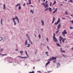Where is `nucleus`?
<instances>
[{
	"label": "nucleus",
	"instance_id": "1",
	"mask_svg": "<svg viewBox=\"0 0 73 73\" xmlns=\"http://www.w3.org/2000/svg\"><path fill=\"white\" fill-rule=\"evenodd\" d=\"M60 39H59V41H60V44H62V42L63 43H64V41H65V42L66 43V42H68V41H66V39L65 38H63L62 37H60Z\"/></svg>",
	"mask_w": 73,
	"mask_h": 73
},
{
	"label": "nucleus",
	"instance_id": "2",
	"mask_svg": "<svg viewBox=\"0 0 73 73\" xmlns=\"http://www.w3.org/2000/svg\"><path fill=\"white\" fill-rule=\"evenodd\" d=\"M60 22V18H59L57 21L56 23H55V25H57Z\"/></svg>",
	"mask_w": 73,
	"mask_h": 73
},
{
	"label": "nucleus",
	"instance_id": "3",
	"mask_svg": "<svg viewBox=\"0 0 73 73\" xmlns=\"http://www.w3.org/2000/svg\"><path fill=\"white\" fill-rule=\"evenodd\" d=\"M62 35H64L65 34H67V32L66 31V30H64L63 32L62 33Z\"/></svg>",
	"mask_w": 73,
	"mask_h": 73
},
{
	"label": "nucleus",
	"instance_id": "4",
	"mask_svg": "<svg viewBox=\"0 0 73 73\" xmlns=\"http://www.w3.org/2000/svg\"><path fill=\"white\" fill-rule=\"evenodd\" d=\"M53 40L54 42H57L58 40H57V39L55 37H54L53 38Z\"/></svg>",
	"mask_w": 73,
	"mask_h": 73
},
{
	"label": "nucleus",
	"instance_id": "5",
	"mask_svg": "<svg viewBox=\"0 0 73 73\" xmlns=\"http://www.w3.org/2000/svg\"><path fill=\"white\" fill-rule=\"evenodd\" d=\"M13 22H14V25H16V22L15 21V20H16V18H13Z\"/></svg>",
	"mask_w": 73,
	"mask_h": 73
},
{
	"label": "nucleus",
	"instance_id": "6",
	"mask_svg": "<svg viewBox=\"0 0 73 73\" xmlns=\"http://www.w3.org/2000/svg\"><path fill=\"white\" fill-rule=\"evenodd\" d=\"M61 28V25L60 23H59V25H58V28L57 29V30H58Z\"/></svg>",
	"mask_w": 73,
	"mask_h": 73
},
{
	"label": "nucleus",
	"instance_id": "7",
	"mask_svg": "<svg viewBox=\"0 0 73 73\" xmlns=\"http://www.w3.org/2000/svg\"><path fill=\"white\" fill-rule=\"evenodd\" d=\"M15 19H17V20L18 21V23H20V22H19V18H18V17L16 16Z\"/></svg>",
	"mask_w": 73,
	"mask_h": 73
},
{
	"label": "nucleus",
	"instance_id": "8",
	"mask_svg": "<svg viewBox=\"0 0 73 73\" xmlns=\"http://www.w3.org/2000/svg\"><path fill=\"white\" fill-rule=\"evenodd\" d=\"M57 12V8H56L55 10L53 12V13H55L56 12Z\"/></svg>",
	"mask_w": 73,
	"mask_h": 73
},
{
	"label": "nucleus",
	"instance_id": "9",
	"mask_svg": "<svg viewBox=\"0 0 73 73\" xmlns=\"http://www.w3.org/2000/svg\"><path fill=\"white\" fill-rule=\"evenodd\" d=\"M60 50L61 52H63V53H65V50H62V48H60Z\"/></svg>",
	"mask_w": 73,
	"mask_h": 73
},
{
	"label": "nucleus",
	"instance_id": "10",
	"mask_svg": "<svg viewBox=\"0 0 73 73\" xmlns=\"http://www.w3.org/2000/svg\"><path fill=\"white\" fill-rule=\"evenodd\" d=\"M56 57H57V56L55 57H52V60H56Z\"/></svg>",
	"mask_w": 73,
	"mask_h": 73
},
{
	"label": "nucleus",
	"instance_id": "11",
	"mask_svg": "<svg viewBox=\"0 0 73 73\" xmlns=\"http://www.w3.org/2000/svg\"><path fill=\"white\" fill-rule=\"evenodd\" d=\"M48 6L49 5H48V4H46L44 5V7L45 8H47V7H48Z\"/></svg>",
	"mask_w": 73,
	"mask_h": 73
},
{
	"label": "nucleus",
	"instance_id": "12",
	"mask_svg": "<svg viewBox=\"0 0 73 73\" xmlns=\"http://www.w3.org/2000/svg\"><path fill=\"white\" fill-rule=\"evenodd\" d=\"M28 44V41H27V40H26L25 42V45H27Z\"/></svg>",
	"mask_w": 73,
	"mask_h": 73
},
{
	"label": "nucleus",
	"instance_id": "13",
	"mask_svg": "<svg viewBox=\"0 0 73 73\" xmlns=\"http://www.w3.org/2000/svg\"><path fill=\"white\" fill-rule=\"evenodd\" d=\"M29 3H27V5L28 4H31V0H29Z\"/></svg>",
	"mask_w": 73,
	"mask_h": 73
},
{
	"label": "nucleus",
	"instance_id": "14",
	"mask_svg": "<svg viewBox=\"0 0 73 73\" xmlns=\"http://www.w3.org/2000/svg\"><path fill=\"white\" fill-rule=\"evenodd\" d=\"M3 9H6V7H5V4H4L3 5Z\"/></svg>",
	"mask_w": 73,
	"mask_h": 73
},
{
	"label": "nucleus",
	"instance_id": "15",
	"mask_svg": "<svg viewBox=\"0 0 73 73\" xmlns=\"http://www.w3.org/2000/svg\"><path fill=\"white\" fill-rule=\"evenodd\" d=\"M56 59H54V60H52V62L54 63H56Z\"/></svg>",
	"mask_w": 73,
	"mask_h": 73
},
{
	"label": "nucleus",
	"instance_id": "16",
	"mask_svg": "<svg viewBox=\"0 0 73 73\" xmlns=\"http://www.w3.org/2000/svg\"><path fill=\"white\" fill-rule=\"evenodd\" d=\"M42 21L41 23H42V25H44V21H42V20H41Z\"/></svg>",
	"mask_w": 73,
	"mask_h": 73
},
{
	"label": "nucleus",
	"instance_id": "17",
	"mask_svg": "<svg viewBox=\"0 0 73 73\" xmlns=\"http://www.w3.org/2000/svg\"><path fill=\"white\" fill-rule=\"evenodd\" d=\"M49 10L50 12H52V8L50 7H49Z\"/></svg>",
	"mask_w": 73,
	"mask_h": 73
},
{
	"label": "nucleus",
	"instance_id": "18",
	"mask_svg": "<svg viewBox=\"0 0 73 73\" xmlns=\"http://www.w3.org/2000/svg\"><path fill=\"white\" fill-rule=\"evenodd\" d=\"M54 20H55V18H54V17L53 18V20L52 21V24L53 23H54Z\"/></svg>",
	"mask_w": 73,
	"mask_h": 73
},
{
	"label": "nucleus",
	"instance_id": "19",
	"mask_svg": "<svg viewBox=\"0 0 73 73\" xmlns=\"http://www.w3.org/2000/svg\"><path fill=\"white\" fill-rule=\"evenodd\" d=\"M56 0H55V1H54V3L52 4V5H54V4H56Z\"/></svg>",
	"mask_w": 73,
	"mask_h": 73
},
{
	"label": "nucleus",
	"instance_id": "20",
	"mask_svg": "<svg viewBox=\"0 0 73 73\" xmlns=\"http://www.w3.org/2000/svg\"><path fill=\"white\" fill-rule=\"evenodd\" d=\"M65 15H68V11H66L65 12Z\"/></svg>",
	"mask_w": 73,
	"mask_h": 73
},
{
	"label": "nucleus",
	"instance_id": "21",
	"mask_svg": "<svg viewBox=\"0 0 73 73\" xmlns=\"http://www.w3.org/2000/svg\"><path fill=\"white\" fill-rule=\"evenodd\" d=\"M20 5V3H19L18 4H17L15 5V7H18V6H19Z\"/></svg>",
	"mask_w": 73,
	"mask_h": 73
},
{
	"label": "nucleus",
	"instance_id": "22",
	"mask_svg": "<svg viewBox=\"0 0 73 73\" xmlns=\"http://www.w3.org/2000/svg\"><path fill=\"white\" fill-rule=\"evenodd\" d=\"M30 12H32V14H33V13H34V12L32 10H31Z\"/></svg>",
	"mask_w": 73,
	"mask_h": 73
},
{
	"label": "nucleus",
	"instance_id": "23",
	"mask_svg": "<svg viewBox=\"0 0 73 73\" xmlns=\"http://www.w3.org/2000/svg\"><path fill=\"white\" fill-rule=\"evenodd\" d=\"M50 64V62H48L46 64V65L47 66L48 65V64Z\"/></svg>",
	"mask_w": 73,
	"mask_h": 73
},
{
	"label": "nucleus",
	"instance_id": "24",
	"mask_svg": "<svg viewBox=\"0 0 73 73\" xmlns=\"http://www.w3.org/2000/svg\"><path fill=\"white\" fill-rule=\"evenodd\" d=\"M56 44L58 46H61L60 45V44H59V43H57Z\"/></svg>",
	"mask_w": 73,
	"mask_h": 73
},
{
	"label": "nucleus",
	"instance_id": "25",
	"mask_svg": "<svg viewBox=\"0 0 73 73\" xmlns=\"http://www.w3.org/2000/svg\"><path fill=\"white\" fill-rule=\"evenodd\" d=\"M18 57H19L20 58H24L25 57H22L21 56H18Z\"/></svg>",
	"mask_w": 73,
	"mask_h": 73
},
{
	"label": "nucleus",
	"instance_id": "26",
	"mask_svg": "<svg viewBox=\"0 0 73 73\" xmlns=\"http://www.w3.org/2000/svg\"><path fill=\"white\" fill-rule=\"evenodd\" d=\"M3 22V19H1V23L2 25H3V23H2Z\"/></svg>",
	"mask_w": 73,
	"mask_h": 73
},
{
	"label": "nucleus",
	"instance_id": "27",
	"mask_svg": "<svg viewBox=\"0 0 73 73\" xmlns=\"http://www.w3.org/2000/svg\"><path fill=\"white\" fill-rule=\"evenodd\" d=\"M52 2H50V7H51V6H52Z\"/></svg>",
	"mask_w": 73,
	"mask_h": 73
},
{
	"label": "nucleus",
	"instance_id": "28",
	"mask_svg": "<svg viewBox=\"0 0 73 73\" xmlns=\"http://www.w3.org/2000/svg\"><path fill=\"white\" fill-rule=\"evenodd\" d=\"M18 9L19 10H20L21 9V7L20 6H19L18 7Z\"/></svg>",
	"mask_w": 73,
	"mask_h": 73
},
{
	"label": "nucleus",
	"instance_id": "29",
	"mask_svg": "<svg viewBox=\"0 0 73 73\" xmlns=\"http://www.w3.org/2000/svg\"><path fill=\"white\" fill-rule=\"evenodd\" d=\"M69 2H70V3H73V1H72V0H70V1H69Z\"/></svg>",
	"mask_w": 73,
	"mask_h": 73
},
{
	"label": "nucleus",
	"instance_id": "30",
	"mask_svg": "<svg viewBox=\"0 0 73 73\" xmlns=\"http://www.w3.org/2000/svg\"><path fill=\"white\" fill-rule=\"evenodd\" d=\"M62 56H64V57H67V56H65V55L64 54H62Z\"/></svg>",
	"mask_w": 73,
	"mask_h": 73
},
{
	"label": "nucleus",
	"instance_id": "31",
	"mask_svg": "<svg viewBox=\"0 0 73 73\" xmlns=\"http://www.w3.org/2000/svg\"><path fill=\"white\" fill-rule=\"evenodd\" d=\"M57 65L58 66H60V64L59 63H57Z\"/></svg>",
	"mask_w": 73,
	"mask_h": 73
},
{
	"label": "nucleus",
	"instance_id": "32",
	"mask_svg": "<svg viewBox=\"0 0 73 73\" xmlns=\"http://www.w3.org/2000/svg\"><path fill=\"white\" fill-rule=\"evenodd\" d=\"M25 53L26 55H27V56H28V54H27V50H25Z\"/></svg>",
	"mask_w": 73,
	"mask_h": 73
},
{
	"label": "nucleus",
	"instance_id": "33",
	"mask_svg": "<svg viewBox=\"0 0 73 73\" xmlns=\"http://www.w3.org/2000/svg\"><path fill=\"white\" fill-rule=\"evenodd\" d=\"M20 53H21L22 54H23V51H20Z\"/></svg>",
	"mask_w": 73,
	"mask_h": 73
},
{
	"label": "nucleus",
	"instance_id": "34",
	"mask_svg": "<svg viewBox=\"0 0 73 73\" xmlns=\"http://www.w3.org/2000/svg\"><path fill=\"white\" fill-rule=\"evenodd\" d=\"M59 31H60V30H58L57 31H56L55 32V33H56V34H57L58 33V32H59Z\"/></svg>",
	"mask_w": 73,
	"mask_h": 73
},
{
	"label": "nucleus",
	"instance_id": "35",
	"mask_svg": "<svg viewBox=\"0 0 73 73\" xmlns=\"http://www.w3.org/2000/svg\"><path fill=\"white\" fill-rule=\"evenodd\" d=\"M28 46H27V47H29V46H31V44H28Z\"/></svg>",
	"mask_w": 73,
	"mask_h": 73
},
{
	"label": "nucleus",
	"instance_id": "36",
	"mask_svg": "<svg viewBox=\"0 0 73 73\" xmlns=\"http://www.w3.org/2000/svg\"><path fill=\"white\" fill-rule=\"evenodd\" d=\"M49 60L50 61H52V58H50L49 59Z\"/></svg>",
	"mask_w": 73,
	"mask_h": 73
},
{
	"label": "nucleus",
	"instance_id": "37",
	"mask_svg": "<svg viewBox=\"0 0 73 73\" xmlns=\"http://www.w3.org/2000/svg\"><path fill=\"white\" fill-rule=\"evenodd\" d=\"M41 4H42V5H43V6H44L45 5V3H42Z\"/></svg>",
	"mask_w": 73,
	"mask_h": 73
},
{
	"label": "nucleus",
	"instance_id": "38",
	"mask_svg": "<svg viewBox=\"0 0 73 73\" xmlns=\"http://www.w3.org/2000/svg\"><path fill=\"white\" fill-rule=\"evenodd\" d=\"M28 39L29 41H31V39H30V38L29 37H28Z\"/></svg>",
	"mask_w": 73,
	"mask_h": 73
},
{
	"label": "nucleus",
	"instance_id": "39",
	"mask_svg": "<svg viewBox=\"0 0 73 73\" xmlns=\"http://www.w3.org/2000/svg\"><path fill=\"white\" fill-rule=\"evenodd\" d=\"M35 73V71H33L31 72H30L29 73Z\"/></svg>",
	"mask_w": 73,
	"mask_h": 73
},
{
	"label": "nucleus",
	"instance_id": "40",
	"mask_svg": "<svg viewBox=\"0 0 73 73\" xmlns=\"http://www.w3.org/2000/svg\"><path fill=\"white\" fill-rule=\"evenodd\" d=\"M55 36H56V34L54 33L53 37H55Z\"/></svg>",
	"mask_w": 73,
	"mask_h": 73
},
{
	"label": "nucleus",
	"instance_id": "41",
	"mask_svg": "<svg viewBox=\"0 0 73 73\" xmlns=\"http://www.w3.org/2000/svg\"><path fill=\"white\" fill-rule=\"evenodd\" d=\"M70 28L72 29H73V28L72 27H70Z\"/></svg>",
	"mask_w": 73,
	"mask_h": 73
},
{
	"label": "nucleus",
	"instance_id": "42",
	"mask_svg": "<svg viewBox=\"0 0 73 73\" xmlns=\"http://www.w3.org/2000/svg\"><path fill=\"white\" fill-rule=\"evenodd\" d=\"M29 42L31 44H32V41H29Z\"/></svg>",
	"mask_w": 73,
	"mask_h": 73
},
{
	"label": "nucleus",
	"instance_id": "43",
	"mask_svg": "<svg viewBox=\"0 0 73 73\" xmlns=\"http://www.w3.org/2000/svg\"><path fill=\"white\" fill-rule=\"evenodd\" d=\"M46 40L47 41H49V40L48 39V38H46Z\"/></svg>",
	"mask_w": 73,
	"mask_h": 73
},
{
	"label": "nucleus",
	"instance_id": "44",
	"mask_svg": "<svg viewBox=\"0 0 73 73\" xmlns=\"http://www.w3.org/2000/svg\"><path fill=\"white\" fill-rule=\"evenodd\" d=\"M47 10H48V8L44 10V11H47Z\"/></svg>",
	"mask_w": 73,
	"mask_h": 73
},
{
	"label": "nucleus",
	"instance_id": "45",
	"mask_svg": "<svg viewBox=\"0 0 73 73\" xmlns=\"http://www.w3.org/2000/svg\"><path fill=\"white\" fill-rule=\"evenodd\" d=\"M45 4H47L48 3V1H46L45 2Z\"/></svg>",
	"mask_w": 73,
	"mask_h": 73
},
{
	"label": "nucleus",
	"instance_id": "46",
	"mask_svg": "<svg viewBox=\"0 0 73 73\" xmlns=\"http://www.w3.org/2000/svg\"><path fill=\"white\" fill-rule=\"evenodd\" d=\"M62 19H63V20H65V19H66L65 18H62Z\"/></svg>",
	"mask_w": 73,
	"mask_h": 73
},
{
	"label": "nucleus",
	"instance_id": "47",
	"mask_svg": "<svg viewBox=\"0 0 73 73\" xmlns=\"http://www.w3.org/2000/svg\"><path fill=\"white\" fill-rule=\"evenodd\" d=\"M2 56H6V54H3L2 55Z\"/></svg>",
	"mask_w": 73,
	"mask_h": 73
},
{
	"label": "nucleus",
	"instance_id": "48",
	"mask_svg": "<svg viewBox=\"0 0 73 73\" xmlns=\"http://www.w3.org/2000/svg\"><path fill=\"white\" fill-rule=\"evenodd\" d=\"M23 6H25V3H24V4L23 5Z\"/></svg>",
	"mask_w": 73,
	"mask_h": 73
},
{
	"label": "nucleus",
	"instance_id": "49",
	"mask_svg": "<svg viewBox=\"0 0 73 73\" xmlns=\"http://www.w3.org/2000/svg\"><path fill=\"white\" fill-rule=\"evenodd\" d=\"M47 48L49 50V47L48 46H47Z\"/></svg>",
	"mask_w": 73,
	"mask_h": 73
},
{
	"label": "nucleus",
	"instance_id": "50",
	"mask_svg": "<svg viewBox=\"0 0 73 73\" xmlns=\"http://www.w3.org/2000/svg\"><path fill=\"white\" fill-rule=\"evenodd\" d=\"M3 49L2 48H1V52H2L3 51Z\"/></svg>",
	"mask_w": 73,
	"mask_h": 73
},
{
	"label": "nucleus",
	"instance_id": "51",
	"mask_svg": "<svg viewBox=\"0 0 73 73\" xmlns=\"http://www.w3.org/2000/svg\"><path fill=\"white\" fill-rule=\"evenodd\" d=\"M70 15L72 17L73 16V14H71Z\"/></svg>",
	"mask_w": 73,
	"mask_h": 73
},
{
	"label": "nucleus",
	"instance_id": "52",
	"mask_svg": "<svg viewBox=\"0 0 73 73\" xmlns=\"http://www.w3.org/2000/svg\"><path fill=\"white\" fill-rule=\"evenodd\" d=\"M26 35L27 37H28V34H26Z\"/></svg>",
	"mask_w": 73,
	"mask_h": 73
},
{
	"label": "nucleus",
	"instance_id": "53",
	"mask_svg": "<svg viewBox=\"0 0 73 73\" xmlns=\"http://www.w3.org/2000/svg\"><path fill=\"white\" fill-rule=\"evenodd\" d=\"M71 49L72 50H73V47H72V48H71Z\"/></svg>",
	"mask_w": 73,
	"mask_h": 73
},
{
	"label": "nucleus",
	"instance_id": "54",
	"mask_svg": "<svg viewBox=\"0 0 73 73\" xmlns=\"http://www.w3.org/2000/svg\"><path fill=\"white\" fill-rule=\"evenodd\" d=\"M9 62L10 63H12V61Z\"/></svg>",
	"mask_w": 73,
	"mask_h": 73
},
{
	"label": "nucleus",
	"instance_id": "55",
	"mask_svg": "<svg viewBox=\"0 0 73 73\" xmlns=\"http://www.w3.org/2000/svg\"><path fill=\"white\" fill-rule=\"evenodd\" d=\"M38 36L39 37H41V35H39Z\"/></svg>",
	"mask_w": 73,
	"mask_h": 73
},
{
	"label": "nucleus",
	"instance_id": "56",
	"mask_svg": "<svg viewBox=\"0 0 73 73\" xmlns=\"http://www.w3.org/2000/svg\"><path fill=\"white\" fill-rule=\"evenodd\" d=\"M15 50L16 51H17V50H18V49H16Z\"/></svg>",
	"mask_w": 73,
	"mask_h": 73
},
{
	"label": "nucleus",
	"instance_id": "57",
	"mask_svg": "<svg viewBox=\"0 0 73 73\" xmlns=\"http://www.w3.org/2000/svg\"><path fill=\"white\" fill-rule=\"evenodd\" d=\"M35 67H33V69H35Z\"/></svg>",
	"mask_w": 73,
	"mask_h": 73
},
{
	"label": "nucleus",
	"instance_id": "58",
	"mask_svg": "<svg viewBox=\"0 0 73 73\" xmlns=\"http://www.w3.org/2000/svg\"><path fill=\"white\" fill-rule=\"evenodd\" d=\"M46 53H48V52H46Z\"/></svg>",
	"mask_w": 73,
	"mask_h": 73
},
{
	"label": "nucleus",
	"instance_id": "59",
	"mask_svg": "<svg viewBox=\"0 0 73 73\" xmlns=\"http://www.w3.org/2000/svg\"><path fill=\"white\" fill-rule=\"evenodd\" d=\"M67 17H68V18H70V17L69 16H67Z\"/></svg>",
	"mask_w": 73,
	"mask_h": 73
},
{
	"label": "nucleus",
	"instance_id": "60",
	"mask_svg": "<svg viewBox=\"0 0 73 73\" xmlns=\"http://www.w3.org/2000/svg\"><path fill=\"white\" fill-rule=\"evenodd\" d=\"M38 72H39V73H41V71H38Z\"/></svg>",
	"mask_w": 73,
	"mask_h": 73
},
{
	"label": "nucleus",
	"instance_id": "61",
	"mask_svg": "<svg viewBox=\"0 0 73 73\" xmlns=\"http://www.w3.org/2000/svg\"><path fill=\"white\" fill-rule=\"evenodd\" d=\"M55 8H53V9H52V10H54V9Z\"/></svg>",
	"mask_w": 73,
	"mask_h": 73
},
{
	"label": "nucleus",
	"instance_id": "62",
	"mask_svg": "<svg viewBox=\"0 0 73 73\" xmlns=\"http://www.w3.org/2000/svg\"><path fill=\"white\" fill-rule=\"evenodd\" d=\"M44 2H45V0H43Z\"/></svg>",
	"mask_w": 73,
	"mask_h": 73
},
{
	"label": "nucleus",
	"instance_id": "63",
	"mask_svg": "<svg viewBox=\"0 0 73 73\" xmlns=\"http://www.w3.org/2000/svg\"><path fill=\"white\" fill-rule=\"evenodd\" d=\"M31 7H33V6H32V5H31Z\"/></svg>",
	"mask_w": 73,
	"mask_h": 73
},
{
	"label": "nucleus",
	"instance_id": "64",
	"mask_svg": "<svg viewBox=\"0 0 73 73\" xmlns=\"http://www.w3.org/2000/svg\"><path fill=\"white\" fill-rule=\"evenodd\" d=\"M60 5H61V6L62 5V4H61Z\"/></svg>",
	"mask_w": 73,
	"mask_h": 73
}]
</instances>
